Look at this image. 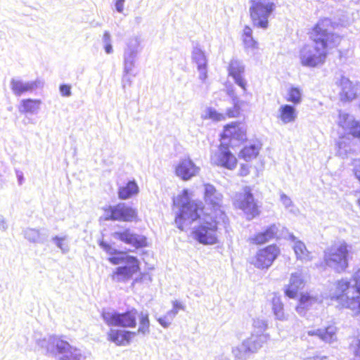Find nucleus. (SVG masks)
I'll return each mask as SVG.
<instances>
[{
    "instance_id": "18",
    "label": "nucleus",
    "mask_w": 360,
    "mask_h": 360,
    "mask_svg": "<svg viewBox=\"0 0 360 360\" xmlns=\"http://www.w3.org/2000/svg\"><path fill=\"white\" fill-rule=\"evenodd\" d=\"M46 353L51 354H66L72 347L61 337L53 336L45 342L43 346Z\"/></svg>"
},
{
    "instance_id": "37",
    "label": "nucleus",
    "mask_w": 360,
    "mask_h": 360,
    "mask_svg": "<svg viewBox=\"0 0 360 360\" xmlns=\"http://www.w3.org/2000/svg\"><path fill=\"white\" fill-rule=\"evenodd\" d=\"M340 84L341 86H342V91L343 94H345V96H347V91H346V89H348L349 91H351L349 96H354V86L351 82H349L347 79L342 78L340 80Z\"/></svg>"
},
{
    "instance_id": "40",
    "label": "nucleus",
    "mask_w": 360,
    "mask_h": 360,
    "mask_svg": "<svg viewBox=\"0 0 360 360\" xmlns=\"http://www.w3.org/2000/svg\"><path fill=\"white\" fill-rule=\"evenodd\" d=\"M103 38L108 43L105 45V51L107 53H111L112 52V48L111 44L109 43L110 35L108 32H105L103 34Z\"/></svg>"
},
{
    "instance_id": "8",
    "label": "nucleus",
    "mask_w": 360,
    "mask_h": 360,
    "mask_svg": "<svg viewBox=\"0 0 360 360\" xmlns=\"http://www.w3.org/2000/svg\"><path fill=\"white\" fill-rule=\"evenodd\" d=\"M249 13L254 27L267 29L269 18L276 9V4L272 1L251 0Z\"/></svg>"
},
{
    "instance_id": "32",
    "label": "nucleus",
    "mask_w": 360,
    "mask_h": 360,
    "mask_svg": "<svg viewBox=\"0 0 360 360\" xmlns=\"http://www.w3.org/2000/svg\"><path fill=\"white\" fill-rule=\"evenodd\" d=\"M41 104V101L38 99H23L20 103V110L22 112H34L37 110Z\"/></svg>"
},
{
    "instance_id": "10",
    "label": "nucleus",
    "mask_w": 360,
    "mask_h": 360,
    "mask_svg": "<svg viewBox=\"0 0 360 360\" xmlns=\"http://www.w3.org/2000/svg\"><path fill=\"white\" fill-rule=\"evenodd\" d=\"M140 314L137 309L131 308L122 313L103 312L102 318L109 326L134 328L136 326L137 317L139 319Z\"/></svg>"
},
{
    "instance_id": "23",
    "label": "nucleus",
    "mask_w": 360,
    "mask_h": 360,
    "mask_svg": "<svg viewBox=\"0 0 360 360\" xmlns=\"http://www.w3.org/2000/svg\"><path fill=\"white\" fill-rule=\"evenodd\" d=\"M139 192V188L137 183L135 180H131L119 187L117 195L120 200H127L136 195Z\"/></svg>"
},
{
    "instance_id": "33",
    "label": "nucleus",
    "mask_w": 360,
    "mask_h": 360,
    "mask_svg": "<svg viewBox=\"0 0 360 360\" xmlns=\"http://www.w3.org/2000/svg\"><path fill=\"white\" fill-rule=\"evenodd\" d=\"M202 118L204 120H211L214 122H221L226 120V115L224 113L219 112L212 108H209L207 109Z\"/></svg>"
},
{
    "instance_id": "7",
    "label": "nucleus",
    "mask_w": 360,
    "mask_h": 360,
    "mask_svg": "<svg viewBox=\"0 0 360 360\" xmlns=\"http://www.w3.org/2000/svg\"><path fill=\"white\" fill-rule=\"evenodd\" d=\"M150 333V319L148 313L141 312L139 326L136 331L122 329H110L108 334V340L117 346H126L131 343L136 335H146Z\"/></svg>"
},
{
    "instance_id": "19",
    "label": "nucleus",
    "mask_w": 360,
    "mask_h": 360,
    "mask_svg": "<svg viewBox=\"0 0 360 360\" xmlns=\"http://www.w3.org/2000/svg\"><path fill=\"white\" fill-rule=\"evenodd\" d=\"M278 229L275 224H271L262 231L257 232L248 238V242L253 245H262L277 236Z\"/></svg>"
},
{
    "instance_id": "46",
    "label": "nucleus",
    "mask_w": 360,
    "mask_h": 360,
    "mask_svg": "<svg viewBox=\"0 0 360 360\" xmlns=\"http://www.w3.org/2000/svg\"><path fill=\"white\" fill-rule=\"evenodd\" d=\"M159 321L161 323L162 325H163L164 326H166V324H163V323L162 322L161 319H159Z\"/></svg>"
},
{
    "instance_id": "25",
    "label": "nucleus",
    "mask_w": 360,
    "mask_h": 360,
    "mask_svg": "<svg viewBox=\"0 0 360 360\" xmlns=\"http://www.w3.org/2000/svg\"><path fill=\"white\" fill-rule=\"evenodd\" d=\"M297 117V112L294 106L289 104L282 105L278 110V119L284 124L294 122Z\"/></svg>"
},
{
    "instance_id": "17",
    "label": "nucleus",
    "mask_w": 360,
    "mask_h": 360,
    "mask_svg": "<svg viewBox=\"0 0 360 360\" xmlns=\"http://www.w3.org/2000/svg\"><path fill=\"white\" fill-rule=\"evenodd\" d=\"M200 168L191 160L190 158L181 160L175 167V174L184 181H188L196 176Z\"/></svg>"
},
{
    "instance_id": "14",
    "label": "nucleus",
    "mask_w": 360,
    "mask_h": 360,
    "mask_svg": "<svg viewBox=\"0 0 360 360\" xmlns=\"http://www.w3.org/2000/svg\"><path fill=\"white\" fill-rule=\"evenodd\" d=\"M229 147L224 143L219 144L218 151L215 152L211 157L213 165L229 170H233L238 165L237 158L231 152Z\"/></svg>"
},
{
    "instance_id": "15",
    "label": "nucleus",
    "mask_w": 360,
    "mask_h": 360,
    "mask_svg": "<svg viewBox=\"0 0 360 360\" xmlns=\"http://www.w3.org/2000/svg\"><path fill=\"white\" fill-rule=\"evenodd\" d=\"M204 186V200L209 210H210L212 214H219L221 212H225L222 210V195L218 193L215 187L210 184H206Z\"/></svg>"
},
{
    "instance_id": "43",
    "label": "nucleus",
    "mask_w": 360,
    "mask_h": 360,
    "mask_svg": "<svg viewBox=\"0 0 360 360\" xmlns=\"http://www.w3.org/2000/svg\"><path fill=\"white\" fill-rule=\"evenodd\" d=\"M354 353L356 356L360 357V339L356 340V342L354 346Z\"/></svg>"
},
{
    "instance_id": "45",
    "label": "nucleus",
    "mask_w": 360,
    "mask_h": 360,
    "mask_svg": "<svg viewBox=\"0 0 360 360\" xmlns=\"http://www.w3.org/2000/svg\"><path fill=\"white\" fill-rule=\"evenodd\" d=\"M354 174L356 176V178L359 180L360 181V162L356 165L355 167V169H354Z\"/></svg>"
},
{
    "instance_id": "4",
    "label": "nucleus",
    "mask_w": 360,
    "mask_h": 360,
    "mask_svg": "<svg viewBox=\"0 0 360 360\" xmlns=\"http://www.w3.org/2000/svg\"><path fill=\"white\" fill-rule=\"evenodd\" d=\"M190 193L188 189H184L178 195L179 201L187 200L181 204L179 213L175 217V224L180 230H183L188 224L198 221L207 218L212 212L200 201L189 200Z\"/></svg>"
},
{
    "instance_id": "31",
    "label": "nucleus",
    "mask_w": 360,
    "mask_h": 360,
    "mask_svg": "<svg viewBox=\"0 0 360 360\" xmlns=\"http://www.w3.org/2000/svg\"><path fill=\"white\" fill-rule=\"evenodd\" d=\"M193 58L195 62L198 64V68L199 70H202L200 78L202 80H205L207 77L206 72L204 71L206 68V58L203 51L200 49H196L194 51L193 54Z\"/></svg>"
},
{
    "instance_id": "30",
    "label": "nucleus",
    "mask_w": 360,
    "mask_h": 360,
    "mask_svg": "<svg viewBox=\"0 0 360 360\" xmlns=\"http://www.w3.org/2000/svg\"><path fill=\"white\" fill-rule=\"evenodd\" d=\"M285 100L295 105L300 104L302 101V89L298 86H290L287 90Z\"/></svg>"
},
{
    "instance_id": "29",
    "label": "nucleus",
    "mask_w": 360,
    "mask_h": 360,
    "mask_svg": "<svg viewBox=\"0 0 360 360\" xmlns=\"http://www.w3.org/2000/svg\"><path fill=\"white\" fill-rule=\"evenodd\" d=\"M11 85L13 92L17 96H20L21 94L30 91L37 87L36 82L23 83L21 81L14 79L11 80Z\"/></svg>"
},
{
    "instance_id": "21",
    "label": "nucleus",
    "mask_w": 360,
    "mask_h": 360,
    "mask_svg": "<svg viewBox=\"0 0 360 360\" xmlns=\"http://www.w3.org/2000/svg\"><path fill=\"white\" fill-rule=\"evenodd\" d=\"M337 330V328L334 325L329 324L323 328L309 330L307 334L309 336L318 337L321 340L330 343L336 340Z\"/></svg>"
},
{
    "instance_id": "5",
    "label": "nucleus",
    "mask_w": 360,
    "mask_h": 360,
    "mask_svg": "<svg viewBox=\"0 0 360 360\" xmlns=\"http://www.w3.org/2000/svg\"><path fill=\"white\" fill-rule=\"evenodd\" d=\"M354 286L349 281L341 279L335 283L334 298L345 308L360 313V271L353 276Z\"/></svg>"
},
{
    "instance_id": "38",
    "label": "nucleus",
    "mask_w": 360,
    "mask_h": 360,
    "mask_svg": "<svg viewBox=\"0 0 360 360\" xmlns=\"http://www.w3.org/2000/svg\"><path fill=\"white\" fill-rule=\"evenodd\" d=\"M349 133L354 137L360 139V122H354L352 124Z\"/></svg>"
},
{
    "instance_id": "20",
    "label": "nucleus",
    "mask_w": 360,
    "mask_h": 360,
    "mask_svg": "<svg viewBox=\"0 0 360 360\" xmlns=\"http://www.w3.org/2000/svg\"><path fill=\"white\" fill-rule=\"evenodd\" d=\"M305 285L304 276L302 273L295 272L291 274L289 283L284 290L285 295L291 299L297 297L299 290Z\"/></svg>"
},
{
    "instance_id": "27",
    "label": "nucleus",
    "mask_w": 360,
    "mask_h": 360,
    "mask_svg": "<svg viewBox=\"0 0 360 360\" xmlns=\"http://www.w3.org/2000/svg\"><path fill=\"white\" fill-rule=\"evenodd\" d=\"M244 68L240 64L239 62L236 60H232L231 61L229 66V75L233 77L236 83L243 89H245V82L244 81L243 78L242 77V73L243 72Z\"/></svg>"
},
{
    "instance_id": "11",
    "label": "nucleus",
    "mask_w": 360,
    "mask_h": 360,
    "mask_svg": "<svg viewBox=\"0 0 360 360\" xmlns=\"http://www.w3.org/2000/svg\"><path fill=\"white\" fill-rule=\"evenodd\" d=\"M281 250L276 244H270L259 249L250 262L255 268L267 269L280 256Z\"/></svg>"
},
{
    "instance_id": "24",
    "label": "nucleus",
    "mask_w": 360,
    "mask_h": 360,
    "mask_svg": "<svg viewBox=\"0 0 360 360\" xmlns=\"http://www.w3.org/2000/svg\"><path fill=\"white\" fill-rule=\"evenodd\" d=\"M261 144L253 143L244 146L239 152V158L246 162L252 161L257 158L259 154Z\"/></svg>"
},
{
    "instance_id": "42",
    "label": "nucleus",
    "mask_w": 360,
    "mask_h": 360,
    "mask_svg": "<svg viewBox=\"0 0 360 360\" xmlns=\"http://www.w3.org/2000/svg\"><path fill=\"white\" fill-rule=\"evenodd\" d=\"M125 0H116L115 7L118 12L122 13L124 10V4Z\"/></svg>"
},
{
    "instance_id": "9",
    "label": "nucleus",
    "mask_w": 360,
    "mask_h": 360,
    "mask_svg": "<svg viewBox=\"0 0 360 360\" xmlns=\"http://www.w3.org/2000/svg\"><path fill=\"white\" fill-rule=\"evenodd\" d=\"M104 219L123 222H138L140 221L138 210L124 202L108 205L103 208Z\"/></svg>"
},
{
    "instance_id": "36",
    "label": "nucleus",
    "mask_w": 360,
    "mask_h": 360,
    "mask_svg": "<svg viewBox=\"0 0 360 360\" xmlns=\"http://www.w3.org/2000/svg\"><path fill=\"white\" fill-rule=\"evenodd\" d=\"M61 360H82V356L79 349L72 347L66 354H64Z\"/></svg>"
},
{
    "instance_id": "3",
    "label": "nucleus",
    "mask_w": 360,
    "mask_h": 360,
    "mask_svg": "<svg viewBox=\"0 0 360 360\" xmlns=\"http://www.w3.org/2000/svg\"><path fill=\"white\" fill-rule=\"evenodd\" d=\"M221 226L225 229L229 226V220L226 213L212 214L199 222L191 231V236L200 244L214 245L219 242L218 231Z\"/></svg>"
},
{
    "instance_id": "35",
    "label": "nucleus",
    "mask_w": 360,
    "mask_h": 360,
    "mask_svg": "<svg viewBox=\"0 0 360 360\" xmlns=\"http://www.w3.org/2000/svg\"><path fill=\"white\" fill-rule=\"evenodd\" d=\"M242 111L240 104L238 102L234 103L232 108H228L226 110V118H235L239 117Z\"/></svg>"
},
{
    "instance_id": "1",
    "label": "nucleus",
    "mask_w": 360,
    "mask_h": 360,
    "mask_svg": "<svg viewBox=\"0 0 360 360\" xmlns=\"http://www.w3.org/2000/svg\"><path fill=\"white\" fill-rule=\"evenodd\" d=\"M337 24L329 18H321L309 32L311 44L304 45L300 51L302 65L316 68L322 65L330 50L337 48L340 37L334 32Z\"/></svg>"
},
{
    "instance_id": "41",
    "label": "nucleus",
    "mask_w": 360,
    "mask_h": 360,
    "mask_svg": "<svg viewBox=\"0 0 360 360\" xmlns=\"http://www.w3.org/2000/svg\"><path fill=\"white\" fill-rule=\"evenodd\" d=\"M250 166L247 164H242L238 170V174L241 176H245L250 174Z\"/></svg>"
},
{
    "instance_id": "16",
    "label": "nucleus",
    "mask_w": 360,
    "mask_h": 360,
    "mask_svg": "<svg viewBox=\"0 0 360 360\" xmlns=\"http://www.w3.org/2000/svg\"><path fill=\"white\" fill-rule=\"evenodd\" d=\"M115 238L120 241L131 245L136 249H140L148 246V240L144 236L136 234L127 228L123 231H116L113 233Z\"/></svg>"
},
{
    "instance_id": "22",
    "label": "nucleus",
    "mask_w": 360,
    "mask_h": 360,
    "mask_svg": "<svg viewBox=\"0 0 360 360\" xmlns=\"http://www.w3.org/2000/svg\"><path fill=\"white\" fill-rule=\"evenodd\" d=\"M316 303H317V298L316 297L308 292L301 293L298 298L297 304L295 306V310L299 314H305Z\"/></svg>"
},
{
    "instance_id": "34",
    "label": "nucleus",
    "mask_w": 360,
    "mask_h": 360,
    "mask_svg": "<svg viewBox=\"0 0 360 360\" xmlns=\"http://www.w3.org/2000/svg\"><path fill=\"white\" fill-rule=\"evenodd\" d=\"M272 305V309L276 318L279 320H284L285 316L283 302L279 299H274Z\"/></svg>"
},
{
    "instance_id": "2",
    "label": "nucleus",
    "mask_w": 360,
    "mask_h": 360,
    "mask_svg": "<svg viewBox=\"0 0 360 360\" xmlns=\"http://www.w3.org/2000/svg\"><path fill=\"white\" fill-rule=\"evenodd\" d=\"M99 245L110 255L108 260L112 264L117 265L122 262L127 263V265L118 266L112 272L110 277L113 281L129 280L140 271V262L136 257L127 255L124 251L115 250L110 244L103 240L99 242Z\"/></svg>"
},
{
    "instance_id": "44",
    "label": "nucleus",
    "mask_w": 360,
    "mask_h": 360,
    "mask_svg": "<svg viewBox=\"0 0 360 360\" xmlns=\"http://www.w3.org/2000/svg\"><path fill=\"white\" fill-rule=\"evenodd\" d=\"M184 309V307L183 305L178 302H174V304H173V311L174 314L177 313L179 310L180 309Z\"/></svg>"
},
{
    "instance_id": "39",
    "label": "nucleus",
    "mask_w": 360,
    "mask_h": 360,
    "mask_svg": "<svg viewBox=\"0 0 360 360\" xmlns=\"http://www.w3.org/2000/svg\"><path fill=\"white\" fill-rule=\"evenodd\" d=\"M59 91L63 96H70L71 95V86L66 84H61L59 86Z\"/></svg>"
},
{
    "instance_id": "13",
    "label": "nucleus",
    "mask_w": 360,
    "mask_h": 360,
    "mask_svg": "<svg viewBox=\"0 0 360 360\" xmlns=\"http://www.w3.org/2000/svg\"><path fill=\"white\" fill-rule=\"evenodd\" d=\"M246 139V129L238 122L225 124L220 134L221 143L233 147L235 142L242 143Z\"/></svg>"
},
{
    "instance_id": "12",
    "label": "nucleus",
    "mask_w": 360,
    "mask_h": 360,
    "mask_svg": "<svg viewBox=\"0 0 360 360\" xmlns=\"http://www.w3.org/2000/svg\"><path fill=\"white\" fill-rule=\"evenodd\" d=\"M237 204L239 209L243 210L247 219L252 220L260 214V210L250 187H245L243 192L238 194Z\"/></svg>"
},
{
    "instance_id": "26",
    "label": "nucleus",
    "mask_w": 360,
    "mask_h": 360,
    "mask_svg": "<svg viewBox=\"0 0 360 360\" xmlns=\"http://www.w3.org/2000/svg\"><path fill=\"white\" fill-rule=\"evenodd\" d=\"M241 39L244 48L248 51H255L258 49L259 44L253 37V32L249 25L243 27Z\"/></svg>"
},
{
    "instance_id": "6",
    "label": "nucleus",
    "mask_w": 360,
    "mask_h": 360,
    "mask_svg": "<svg viewBox=\"0 0 360 360\" xmlns=\"http://www.w3.org/2000/svg\"><path fill=\"white\" fill-rule=\"evenodd\" d=\"M350 246L345 242L335 243L323 253V263L338 272L345 271L349 266Z\"/></svg>"
},
{
    "instance_id": "28",
    "label": "nucleus",
    "mask_w": 360,
    "mask_h": 360,
    "mask_svg": "<svg viewBox=\"0 0 360 360\" xmlns=\"http://www.w3.org/2000/svg\"><path fill=\"white\" fill-rule=\"evenodd\" d=\"M293 250L295 254L296 259L303 263L310 262L314 257L311 252L309 251L302 241H297L293 246Z\"/></svg>"
}]
</instances>
